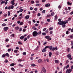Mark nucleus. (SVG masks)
Here are the masks:
<instances>
[{
  "label": "nucleus",
  "mask_w": 73,
  "mask_h": 73,
  "mask_svg": "<svg viewBox=\"0 0 73 73\" xmlns=\"http://www.w3.org/2000/svg\"><path fill=\"white\" fill-rule=\"evenodd\" d=\"M68 23V21L66 20L65 21H61L60 22H59L58 23V24L59 25H63V24H66V23Z\"/></svg>",
  "instance_id": "1"
},
{
  "label": "nucleus",
  "mask_w": 73,
  "mask_h": 73,
  "mask_svg": "<svg viewBox=\"0 0 73 73\" xmlns=\"http://www.w3.org/2000/svg\"><path fill=\"white\" fill-rule=\"evenodd\" d=\"M33 35L34 37H35L38 35V33L36 31H35L33 32Z\"/></svg>",
  "instance_id": "2"
},
{
  "label": "nucleus",
  "mask_w": 73,
  "mask_h": 73,
  "mask_svg": "<svg viewBox=\"0 0 73 73\" xmlns=\"http://www.w3.org/2000/svg\"><path fill=\"white\" fill-rule=\"evenodd\" d=\"M71 57H72V55H70V54H69L67 56V57H68V58L70 59V60H71L73 59V58L72 57L70 58H71Z\"/></svg>",
  "instance_id": "3"
},
{
  "label": "nucleus",
  "mask_w": 73,
  "mask_h": 73,
  "mask_svg": "<svg viewBox=\"0 0 73 73\" xmlns=\"http://www.w3.org/2000/svg\"><path fill=\"white\" fill-rule=\"evenodd\" d=\"M72 72V70L71 69H67L66 70V73H70V72Z\"/></svg>",
  "instance_id": "4"
},
{
  "label": "nucleus",
  "mask_w": 73,
  "mask_h": 73,
  "mask_svg": "<svg viewBox=\"0 0 73 73\" xmlns=\"http://www.w3.org/2000/svg\"><path fill=\"white\" fill-rule=\"evenodd\" d=\"M45 38L48 39V41H50V40H52V38H50V37H45Z\"/></svg>",
  "instance_id": "5"
},
{
  "label": "nucleus",
  "mask_w": 73,
  "mask_h": 73,
  "mask_svg": "<svg viewBox=\"0 0 73 73\" xmlns=\"http://www.w3.org/2000/svg\"><path fill=\"white\" fill-rule=\"evenodd\" d=\"M11 4H12L13 5H15V0H13L11 2Z\"/></svg>",
  "instance_id": "6"
},
{
  "label": "nucleus",
  "mask_w": 73,
  "mask_h": 73,
  "mask_svg": "<svg viewBox=\"0 0 73 73\" xmlns=\"http://www.w3.org/2000/svg\"><path fill=\"white\" fill-rule=\"evenodd\" d=\"M69 38L68 39H66V40L67 41H69L70 40H71V39H73V37H69Z\"/></svg>",
  "instance_id": "7"
},
{
  "label": "nucleus",
  "mask_w": 73,
  "mask_h": 73,
  "mask_svg": "<svg viewBox=\"0 0 73 73\" xmlns=\"http://www.w3.org/2000/svg\"><path fill=\"white\" fill-rule=\"evenodd\" d=\"M3 29L5 31H7V30H8V27H4Z\"/></svg>",
  "instance_id": "8"
},
{
  "label": "nucleus",
  "mask_w": 73,
  "mask_h": 73,
  "mask_svg": "<svg viewBox=\"0 0 73 73\" xmlns=\"http://www.w3.org/2000/svg\"><path fill=\"white\" fill-rule=\"evenodd\" d=\"M42 71L44 73H46V70L45 69V68L43 67L42 68Z\"/></svg>",
  "instance_id": "9"
},
{
  "label": "nucleus",
  "mask_w": 73,
  "mask_h": 73,
  "mask_svg": "<svg viewBox=\"0 0 73 73\" xmlns=\"http://www.w3.org/2000/svg\"><path fill=\"white\" fill-rule=\"evenodd\" d=\"M29 18V15H27L25 17V19L26 20H28Z\"/></svg>",
  "instance_id": "10"
},
{
  "label": "nucleus",
  "mask_w": 73,
  "mask_h": 73,
  "mask_svg": "<svg viewBox=\"0 0 73 73\" xmlns=\"http://www.w3.org/2000/svg\"><path fill=\"white\" fill-rule=\"evenodd\" d=\"M50 5L49 3H48L47 4L45 5V6L46 7H49Z\"/></svg>",
  "instance_id": "11"
},
{
  "label": "nucleus",
  "mask_w": 73,
  "mask_h": 73,
  "mask_svg": "<svg viewBox=\"0 0 73 73\" xmlns=\"http://www.w3.org/2000/svg\"><path fill=\"white\" fill-rule=\"evenodd\" d=\"M38 62L40 63V62H42V60H41V59H40L38 60Z\"/></svg>",
  "instance_id": "12"
},
{
  "label": "nucleus",
  "mask_w": 73,
  "mask_h": 73,
  "mask_svg": "<svg viewBox=\"0 0 73 73\" xmlns=\"http://www.w3.org/2000/svg\"><path fill=\"white\" fill-rule=\"evenodd\" d=\"M55 63H56V64H58V63L59 62V61H58V60H55Z\"/></svg>",
  "instance_id": "13"
},
{
  "label": "nucleus",
  "mask_w": 73,
  "mask_h": 73,
  "mask_svg": "<svg viewBox=\"0 0 73 73\" xmlns=\"http://www.w3.org/2000/svg\"><path fill=\"white\" fill-rule=\"evenodd\" d=\"M5 56H7V57H9V54L8 53H6Z\"/></svg>",
  "instance_id": "14"
},
{
  "label": "nucleus",
  "mask_w": 73,
  "mask_h": 73,
  "mask_svg": "<svg viewBox=\"0 0 73 73\" xmlns=\"http://www.w3.org/2000/svg\"><path fill=\"white\" fill-rule=\"evenodd\" d=\"M2 27H5V26H6L7 25V24L5 23H3L1 25Z\"/></svg>",
  "instance_id": "15"
},
{
  "label": "nucleus",
  "mask_w": 73,
  "mask_h": 73,
  "mask_svg": "<svg viewBox=\"0 0 73 73\" xmlns=\"http://www.w3.org/2000/svg\"><path fill=\"white\" fill-rule=\"evenodd\" d=\"M5 1H2L1 3V5H2V4H4V3H5Z\"/></svg>",
  "instance_id": "16"
},
{
  "label": "nucleus",
  "mask_w": 73,
  "mask_h": 73,
  "mask_svg": "<svg viewBox=\"0 0 73 73\" xmlns=\"http://www.w3.org/2000/svg\"><path fill=\"white\" fill-rule=\"evenodd\" d=\"M52 48L53 46H50L49 47V48L50 49V50H51L52 49Z\"/></svg>",
  "instance_id": "17"
},
{
  "label": "nucleus",
  "mask_w": 73,
  "mask_h": 73,
  "mask_svg": "<svg viewBox=\"0 0 73 73\" xmlns=\"http://www.w3.org/2000/svg\"><path fill=\"white\" fill-rule=\"evenodd\" d=\"M15 29L16 30H19V27H17L15 28Z\"/></svg>",
  "instance_id": "18"
},
{
  "label": "nucleus",
  "mask_w": 73,
  "mask_h": 73,
  "mask_svg": "<svg viewBox=\"0 0 73 73\" xmlns=\"http://www.w3.org/2000/svg\"><path fill=\"white\" fill-rule=\"evenodd\" d=\"M14 65H15V64L12 63L10 65V66H14Z\"/></svg>",
  "instance_id": "19"
},
{
  "label": "nucleus",
  "mask_w": 73,
  "mask_h": 73,
  "mask_svg": "<svg viewBox=\"0 0 73 73\" xmlns=\"http://www.w3.org/2000/svg\"><path fill=\"white\" fill-rule=\"evenodd\" d=\"M31 66L33 67H34V66H35L36 64H31Z\"/></svg>",
  "instance_id": "20"
},
{
  "label": "nucleus",
  "mask_w": 73,
  "mask_h": 73,
  "mask_svg": "<svg viewBox=\"0 0 73 73\" xmlns=\"http://www.w3.org/2000/svg\"><path fill=\"white\" fill-rule=\"evenodd\" d=\"M14 5H12L11 6V8L12 9H13L14 8V6H13Z\"/></svg>",
  "instance_id": "21"
},
{
  "label": "nucleus",
  "mask_w": 73,
  "mask_h": 73,
  "mask_svg": "<svg viewBox=\"0 0 73 73\" xmlns=\"http://www.w3.org/2000/svg\"><path fill=\"white\" fill-rule=\"evenodd\" d=\"M55 20H56L57 19V15H56L55 16Z\"/></svg>",
  "instance_id": "22"
},
{
  "label": "nucleus",
  "mask_w": 73,
  "mask_h": 73,
  "mask_svg": "<svg viewBox=\"0 0 73 73\" xmlns=\"http://www.w3.org/2000/svg\"><path fill=\"white\" fill-rule=\"evenodd\" d=\"M54 12L52 13H51V15L52 16H54Z\"/></svg>",
  "instance_id": "23"
},
{
  "label": "nucleus",
  "mask_w": 73,
  "mask_h": 73,
  "mask_svg": "<svg viewBox=\"0 0 73 73\" xmlns=\"http://www.w3.org/2000/svg\"><path fill=\"white\" fill-rule=\"evenodd\" d=\"M66 50H67V51H68V52H69V51H70V48H67Z\"/></svg>",
  "instance_id": "24"
},
{
  "label": "nucleus",
  "mask_w": 73,
  "mask_h": 73,
  "mask_svg": "<svg viewBox=\"0 0 73 73\" xmlns=\"http://www.w3.org/2000/svg\"><path fill=\"white\" fill-rule=\"evenodd\" d=\"M49 56L50 57H51L52 56V52H50L49 53Z\"/></svg>",
  "instance_id": "25"
},
{
  "label": "nucleus",
  "mask_w": 73,
  "mask_h": 73,
  "mask_svg": "<svg viewBox=\"0 0 73 73\" xmlns=\"http://www.w3.org/2000/svg\"><path fill=\"white\" fill-rule=\"evenodd\" d=\"M17 52H18V50H15L14 51V53H17Z\"/></svg>",
  "instance_id": "26"
},
{
  "label": "nucleus",
  "mask_w": 73,
  "mask_h": 73,
  "mask_svg": "<svg viewBox=\"0 0 73 73\" xmlns=\"http://www.w3.org/2000/svg\"><path fill=\"white\" fill-rule=\"evenodd\" d=\"M5 57V54H3V55H2V58H4Z\"/></svg>",
  "instance_id": "27"
},
{
  "label": "nucleus",
  "mask_w": 73,
  "mask_h": 73,
  "mask_svg": "<svg viewBox=\"0 0 73 73\" xmlns=\"http://www.w3.org/2000/svg\"><path fill=\"white\" fill-rule=\"evenodd\" d=\"M18 44H19V45H22V42H21V41H19L18 42Z\"/></svg>",
  "instance_id": "28"
},
{
  "label": "nucleus",
  "mask_w": 73,
  "mask_h": 73,
  "mask_svg": "<svg viewBox=\"0 0 73 73\" xmlns=\"http://www.w3.org/2000/svg\"><path fill=\"white\" fill-rule=\"evenodd\" d=\"M24 37H20V39L21 40H23V39H24Z\"/></svg>",
  "instance_id": "29"
},
{
  "label": "nucleus",
  "mask_w": 73,
  "mask_h": 73,
  "mask_svg": "<svg viewBox=\"0 0 73 73\" xmlns=\"http://www.w3.org/2000/svg\"><path fill=\"white\" fill-rule=\"evenodd\" d=\"M11 70H13V72H15V69H14V68H11Z\"/></svg>",
  "instance_id": "30"
},
{
  "label": "nucleus",
  "mask_w": 73,
  "mask_h": 73,
  "mask_svg": "<svg viewBox=\"0 0 73 73\" xmlns=\"http://www.w3.org/2000/svg\"><path fill=\"white\" fill-rule=\"evenodd\" d=\"M49 46H46L45 48H44V49H46V48H49Z\"/></svg>",
  "instance_id": "31"
},
{
  "label": "nucleus",
  "mask_w": 73,
  "mask_h": 73,
  "mask_svg": "<svg viewBox=\"0 0 73 73\" xmlns=\"http://www.w3.org/2000/svg\"><path fill=\"white\" fill-rule=\"evenodd\" d=\"M69 64L67 65L66 67V69H68V68H69Z\"/></svg>",
  "instance_id": "32"
},
{
  "label": "nucleus",
  "mask_w": 73,
  "mask_h": 73,
  "mask_svg": "<svg viewBox=\"0 0 73 73\" xmlns=\"http://www.w3.org/2000/svg\"><path fill=\"white\" fill-rule=\"evenodd\" d=\"M41 34V31H39L38 32V35H40Z\"/></svg>",
  "instance_id": "33"
},
{
  "label": "nucleus",
  "mask_w": 73,
  "mask_h": 73,
  "mask_svg": "<svg viewBox=\"0 0 73 73\" xmlns=\"http://www.w3.org/2000/svg\"><path fill=\"white\" fill-rule=\"evenodd\" d=\"M42 35H43V36H45L46 35V34L45 33H42Z\"/></svg>",
  "instance_id": "34"
},
{
  "label": "nucleus",
  "mask_w": 73,
  "mask_h": 73,
  "mask_svg": "<svg viewBox=\"0 0 73 73\" xmlns=\"http://www.w3.org/2000/svg\"><path fill=\"white\" fill-rule=\"evenodd\" d=\"M66 35H68L69 34V31H67L66 32Z\"/></svg>",
  "instance_id": "35"
},
{
  "label": "nucleus",
  "mask_w": 73,
  "mask_h": 73,
  "mask_svg": "<svg viewBox=\"0 0 73 73\" xmlns=\"http://www.w3.org/2000/svg\"><path fill=\"white\" fill-rule=\"evenodd\" d=\"M46 52V50L45 49H43L42 50V52Z\"/></svg>",
  "instance_id": "36"
},
{
  "label": "nucleus",
  "mask_w": 73,
  "mask_h": 73,
  "mask_svg": "<svg viewBox=\"0 0 73 73\" xmlns=\"http://www.w3.org/2000/svg\"><path fill=\"white\" fill-rule=\"evenodd\" d=\"M24 41H27V37L25 38L23 40Z\"/></svg>",
  "instance_id": "37"
},
{
  "label": "nucleus",
  "mask_w": 73,
  "mask_h": 73,
  "mask_svg": "<svg viewBox=\"0 0 73 73\" xmlns=\"http://www.w3.org/2000/svg\"><path fill=\"white\" fill-rule=\"evenodd\" d=\"M33 28L34 30H36V29H37V28H36V27L35 26L33 27Z\"/></svg>",
  "instance_id": "38"
},
{
  "label": "nucleus",
  "mask_w": 73,
  "mask_h": 73,
  "mask_svg": "<svg viewBox=\"0 0 73 73\" xmlns=\"http://www.w3.org/2000/svg\"><path fill=\"white\" fill-rule=\"evenodd\" d=\"M23 22H21L19 24L20 25H23Z\"/></svg>",
  "instance_id": "39"
},
{
  "label": "nucleus",
  "mask_w": 73,
  "mask_h": 73,
  "mask_svg": "<svg viewBox=\"0 0 73 73\" xmlns=\"http://www.w3.org/2000/svg\"><path fill=\"white\" fill-rule=\"evenodd\" d=\"M37 16L38 17L40 16H41V14H40V13H38L37 15Z\"/></svg>",
  "instance_id": "40"
},
{
  "label": "nucleus",
  "mask_w": 73,
  "mask_h": 73,
  "mask_svg": "<svg viewBox=\"0 0 73 73\" xmlns=\"http://www.w3.org/2000/svg\"><path fill=\"white\" fill-rule=\"evenodd\" d=\"M62 27H66V25H65V24H63L62 25Z\"/></svg>",
  "instance_id": "41"
},
{
  "label": "nucleus",
  "mask_w": 73,
  "mask_h": 73,
  "mask_svg": "<svg viewBox=\"0 0 73 73\" xmlns=\"http://www.w3.org/2000/svg\"><path fill=\"white\" fill-rule=\"evenodd\" d=\"M8 16H10V12H9V11H8Z\"/></svg>",
  "instance_id": "42"
},
{
  "label": "nucleus",
  "mask_w": 73,
  "mask_h": 73,
  "mask_svg": "<svg viewBox=\"0 0 73 73\" xmlns=\"http://www.w3.org/2000/svg\"><path fill=\"white\" fill-rule=\"evenodd\" d=\"M19 66H21L22 67H23V66H24V65H22L21 64H19Z\"/></svg>",
  "instance_id": "43"
},
{
  "label": "nucleus",
  "mask_w": 73,
  "mask_h": 73,
  "mask_svg": "<svg viewBox=\"0 0 73 73\" xmlns=\"http://www.w3.org/2000/svg\"><path fill=\"white\" fill-rule=\"evenodd\" d=\"M22 11H23V9H21L19 10L20 12H21Z\"/></svg>",
  "instance_id": "44"
},
{
  "label": "nucleus",
  "mask_w": 73,
  "mask_h": 73,
  "mask_svg": "<svg viewBox=\"0 0 73 73\" xmlns=\"http://www.w3.org/2000/svg\"><path fill=\"white\" fill-rule=\"evenodd\" d=\"M31 4H34L35 3V1H32L31 2Z\"/></svg>",
  "instance_id": "45"
},
{
  "label": "nucleus",
  "mask_w": 73,
  "mask_h": 73,
  "mask_svg": "<svg viewBox=\"0 0 73 73\" xmlns=\"http://www.w3.org/2000/svg\"><path fill=\"white\" fill-rule=\"evenodd\" d=\"M58 21H59V22L58 23H58L59 22H61V21H61V19H58Z\"/></svg>",
  "instance_id": "46"
},
{
  "label": "nucleus",
  "mask_w": 73,
  "mask_h": 73,
  "mask_svg": "<svg viewBox=\"0 0 73 73\" xmlns=\"http://www.w3.org/2000/svg\"><path fill=\"white\" fill-rule=\"evenodd\" d=\"M23 55H26V52H24L23 53Z\"/></svg>",
  "instance_id": "47"
},
{
  "label": "nucleus",
  "mask_w": 73,
  "mask_h": 73,
  "mask_svg": "<svg viewBox=\"0 0 73 73\" xmlns=\"http://www.w3.org/2000/svg\"><path fill=\"white\" fill-rule=\"evenodd\" d=\"M47 21H48V22H50V19H48L47 20Z\"/></svg>",
  "instance_id": "48"
},
{
  "label": "nucleus",
  "mask_w": 73,
  "mask_h": 73,
  "mask_svg": "<svg viewBox=\"0 0 73 73\" xmlns=\"http://www.w3.org/2000/svg\"><path fill=\"white\" fill-rule=\"evenodd\" d=\"M28 35L27 34H26L24 35V36H21V37H25L26 36H27Z\"/></svg>",
  "instance_id": "49"
},
{
  "label": "nucleus",
  "mask_w": 73,
  "mask_h": 73,
  "mask_svg": "<svg viewBox=\"0 0 73 73\" xmlns=\"http://www.w3.org/2000/svg\"><path fill=\"white\" fill-rule=\"evenodd\" d=\"M58 8H59V9H61V6L60 5H59L58 6Z\"/></svg>",
  "instance_id": "50"
},
{
  "label": "nucleus",
  "mask_w": 73,
  "mask_h": 73,
  "mask_svg": "<svg viewBox=\"0 0 73 73\" xmlns=\"http://www.w3.org/2000/svg\"><path fill=\"white\" fill-rule=\"evenodd\" d=\"M11 48L8 49L7 50L8 52H10L11 50Z\"/></svg>",
  "instance_id": "51"
},
{
  "label": "nucleus",
  "mask_w": 73,
  "mask_h": 73,
  "mask_svg": "<svg viewBox=\"0 0 73 73\" xmlns=\"http://www.w3.org/2000/svg\"><path fill=\"white\" fill-rule=\"evenodd\" d=\"M8 60H7V59H6L5 60V62H7H7H8Z\"/></svg>",
  "instance_id": "52"
},
{
  "label": "nucleus",
  "mask_w": 73,
  "mask_h": 73,
  "mask_svg": "<svg viewBox=\"0 0 73 73\" xmlns=\"http://www.w3.org/2000/svg\"><path fill=\"white\" fill-rule=\"evenodd\" d=\"M18 62H21V61H23V60L21 59H19L18 61Z\"/></svg>",
  "instance_id": "53"
},
{
  "label": "nucleus",
  "mask_w": 73,
  "mask_h": 73,
  "mask_svg": "<svg viewBox=\"0 0 73 73\" xmlns=\"http://www.w3.org/2000/svg\"><path fill=\"white\" fill-rule=\"evenodd\" d=\"M45 12V10H44L42 11V13H44Z\"/></svg>",
  "instance_id": "54"
},
{
  "label": "nucleus",
  "mask_w": 73,
  "mask_h": 73,
  "mask_svg": "<svg viewBox=\"0 0 73 73\" xmlns=\"http://www.w3.org/2000/svg\"><path fill=\"white\" fill-rule=\"evenodd\" d=\"M50 15H47L46 16L47 17H50Z\"/></svg>",
  "instance_id": "55"
},
{
  "label": "nucleus",
  "mask_w": 73,
  "mask_h": 73,
  "mask_svg": "<svg viewBox=\"0 0 73 73\" xmlns=\"http://www.w3.org/2000/svg\"><path fill=\"white\" fill-rule=\"evenodd\" d=\"M9 41V39H7L5 40L6 42H8V41Z\"/></svg>",
  "instance_id": "56"
},
{
  "label": "nucleus",
  "mask_w": 73,
  "mask_h": 73,
  "mask_svg": "<svg viewBox=\"0 0 73 73\" xmlns=\"http://www.w3.org/2000/svg\"><path fill=\"white\" fill-rule=\"evenodd\" d=\"M35 26L37 27V26H38V24H35Z\"/></svg>",
  "instance_id": "57"
},
{
  "label": "nucleus",
  "mask_w": 73,
  "mask_h": 73,
  "mask_svg": "<svg viewBox=\"0 0 73 73\" xmlns=\"http://www.w3.org/2000/svg\"><path fill=\"white\" fill-rule=\"evenodd\" d=\"M7 4H8V2H7V1H6V2L5 3V5H7Z\"/></svg>",
  "instance_id": "58"
},
{
  "label": "nucleus",
  "mask_w": 73,
  "mask_h": 73,
  "mask_svg": "<svg viewBox=\"0 0 73 73\" xmlns=\"http://www.w3.org/2000/svg\"><path fill=\"white\" fill-rule=\"evenodd\" d=\"M52 51H54L55 50V48L54 47L52 48Z\"/></svg>",
  "instance_id": "59"
},
{
  "label": "nucleus",
  "mask_w": 73,
  "mask_h": 73,
  "mask_svg": "<svg viewBox=\"0 0 73 73\" xmlns=\"http://www.w3.org/2000/svg\"><path fill=\"white\" fill-rule=\"evenodd\" d=\"M22 31V28H19V31H20L21 32Z\"/></svg>",
  "instance_id": "60"
},
{
  "label": "nucleus",
  "mask_w": 73,
  "mask_h": 73,
  "mask_svg": "<svg viewBox=\"0 0 73 73\" xmlns=\"http://www.w3.org/2000/svg\"><path fill=\"white\" fill-rule=\"evenodd\" d=\"M71 19H72L71 18H69L68 19V21H70V20H71Z\"/></svg>",
  "instance_id": "61"
},
{
  "label": "nucleus",
  "mask_w": 73,
  "mask_h": 73,
  "mask_svg": "<svg viewBox=\"0 0 73 73\" xmlns=\"http://www.w3.org/2000/svg\"><path fill=\"white\" fill-rule=\"evenodd\" d=\"M11 36H12V37H15V34L12 35Z\"/></svg>",
  "instance_id": "62"
},
{
  "label": "nucleus",
  "mask_w": 73,
  "mask_h": 73,
  "mask_svg": "<svg viewBox=\"0 0 73 73\" xmlns=\"http://www.w3.org/2000/svg\"><path fill=\"white\" fill-rule=\"evenodd\" d=\"M49 30H53V28L52 27H50L49 29Z\"/></svg>",
  "instance_id": "63"
},
{
  "label": "nucleus",
  "mask_w": 73,
  "mask_h": 73,
  "mask_svg": "<svg viewBox=\"0 0 73 73\" xmlns=\"http://www.w3.org/2000/svg\"><path fill=\"white\" fill-rule=\"evenodd\" d=\"M73 69V66H71V70Z\"/></svg>",
  "instance_id": "64"
}]
</instances>
